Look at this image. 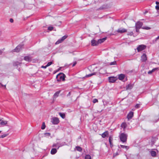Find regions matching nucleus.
I'll return each instance as SVG.
<instances>
[{"mask_svg":"<svg viewBox=\"0 0 159 159\" xmlns=\"http://www.w3.org/2000/svg\"><path fill=\"white\" fill-rule=\"evenodd\" d=\"M1 132H2V131L0 130V133H1Z\"/></svg>","mask_w":159,"mask_h":159,"instance_id":"obj_60","label":"nucleus"},{"mask_svg":"<svg viewBox=\"0 0 159 159\" xmlns=\"http://www.w3.org/2000/svg\"><path fill=\"white\" fill-rule=\"evenodd\" d=\"M134 107L136 109H138L140 107V104H137Z\"/></svg>","mask_w":159,"mask_h":159,"instance_id":"obj_37","label":"nucleus"},{"mask_svg":"<svg viewBox=\"0 0 159 159\" xmlns=\"http://www.w3.org/2000/svg\"><path fill=\"white\" fill-rule=\"evenodd\" d=\"M116 31L119 33H124L126 32L127 31V30L122 28H120L118 29Z\"/></svg>","mask_w":159,"mask_h":159,"instance_id":"obj_8","label":"nucleus"},{"mask_svg":"<svg viewBox=\"0 0 159 159\" xmlns=\"http://www.w3.org/2000/svg\"><path fill=\"white\" fill-rule=\"evenodd\" d=\"M143 25V23L140 21L137 22L135 24V28H140Z\"/></svg>","mask_w":159,"mask_h":159,"instance_id":"obj_6","label":"nucleus"},{"mask_svg":"<svg viewBox=\"0 0 159 159\" xmlns=\"http://www.w3.org/2000/svg\"><path fill=\"white\" fill-rule=\"evenodd\" d=\"M53 29V27L52 26H49L48 27V30H50L52 31Z\"/></svg>","mask_w":159,"mask_h":159,"instance_id":"obj_39","label":"nucleus"},{"mask_svg":"<svg viewBox=\"0 0 159 159\" xmlns=\"http://www.w3.org/2000/svg\"><path fill=\"white\" fill-rule=\"evenodd\" d=\"M58 114L60 115V112H58Z\"/></svg>","mask_w":159,"mask_h":159,"instance_id":"obj_62","label":"nucleus"},{"mask_svg":"<svg viewBox=\"0 0 159 159\" xmlns=\"http://www.w3.org/2000/svg\"><path fill=\"white\" fill-rule=\"evenodd\" d=\"M23 45V44H19L14 49L15 52H18L22 49Z\"/></svg>","mask_w":159,"mask_h":159,"instance_id":"obj_4","label":"nucleus"},{"mask_svg":"<svg viewBox=\"0 0 159 159\" xmlns=\"http://www.w3.org/2000/svg\"><path fill=\"white\" fill-rule=\"evenodd\" d=\"M134 116V112L132 111H130L128 114L127 118L128 120L131 119Z\"/></svg>","mask_w":159,"mask_h":159,"instance_id":"obj_5","label":"nucleus"},{"mask_svg":"<svg viewBox=\"0 0 159 159\" xmlns=\"http://www.w3.org/2000/svg\"><path fill=\"white\" fill-rule=\"evenodd\" d=\"M75 148L76 150L79 152H81L82 150V148L79 146H76Z\"/></svg>","mask_w":159,"mask_h":159,"instance_id":"obj_24","label":"nucleus"},{"mask_svg":"<svg viewBox=\"0 0 159 159\" xmlns=\"http://www.w3.org/2000/svg\"><path fill=\"white\" fill-rule=\"evenodd\" d=\"M1 120L0 119V121Z\"/></svg>","mask_w":159,"mask_h":159,"instance_id":"obj_63","label":"nucleus"},{"mask_svg":"<svg viewBox=\"0 0 159 159\" xmlns=\"http://www.w3.org/2000/svg\"><path fill=\"white\" fill-rule=\"evenodd\" d=\"M105 7L104 5H102V6L100 7L98 9V10H103L104 9Z\"/></svg>","mask_w":159,"mask_h":159,"instance_id":"obj_38","label":"nucleus"},{"mask_svg":"<svg viewBox=\"0 0 159 159\" xmlns=\"http://www.w3.org/2000/svg\"><path fill=\"white\" fill-rule=\"evenodd\" d=\"M10 21L11 23H13V21H14V20H13L11 18L10 19Z\"/></svg>","mask_w":159,"mask_h":159,"instance_id":"obj_54","label":"nucleus"},{"mask_svg":"<svg viewBox=\"0 0 159 159\" xmlns=\"http://www.w3.org/2000/svg\"><path fill=\"white\" fill-rule=\"evenodd\" d=\"M93 103H95L98 102V100L97 99L95 98L94 99L93 101Z\"/></svg>","mask_w":159,"mask_h":159,"instance_id":"obj_40","label":"nucleus"},{"mask_svg":"<svg viewBox=\"0 0 159 159\" xmlns=\"http://www.w3.org/2000/svg\"><path fill=\"white\" fill-rule=\"evenodd\" d=\"M151 154L152 157H155L156 155V152L154 151H152L151 152Z\"/></svg>","mask_w":159,"mask_h":159,"instance_id":"obj_23","label":"nucleus"},{"mask_svg":"<svg viewBox=\"0 0 159 159\" xmlns=\"http://www.w3.org/2000/svg\"><path fill=\"white\" fill-rule=\"evenodd\" d=\"M57 152V150L56 148H52L51 151V153L52 155H54Z\"/></svg>","mask_w":159,"mask_h":159,"instance_id":"obj_19","label":"nucleus"},{"mask_svg":"<svg viewBox=\"0 0 159 159\" xmlns=\"http://www.w3.org/2000/svg\"><path fill=\"white\" fill-rule=\"evenodd\" d=\"M141 60L142 62H145L147 60V55L145 53H143L141 57Z\"/></svg>","mask_w":159,"mask_h":159,"instance_id":"obj_12","label":"nucleus"},{"mask_svg":"<svg viewBox=\"0 0 159 159\" xmlns=\"http://www.w3.org/2000/svg\"><path fill=\"white\" fill-rule=\"evenodd\" d=\"M48 67V66H47V65H46L45 66H41V67L42 68H46L47 67Z\"/></svg>","mask_w":159,"mask_h":159,"instance_id":"obj_51","label":"nucleus"},{"mask_svg":"<svg viewBox=\"0 0 159 159\" xmlns=\"http://www.w3.org/2000/svg\"><path fill=\"white\" fill-rule=\"evenodd\" d=\"M7 121L2 120L0 122V124L1 125H5L7 124Z\"/></svg>","mask_w":159,"mask_h":159,"instance_id":"obj_26","label":"nucleus"},{"mask_svg":"<svg viewBox=\"0 0 159 159\" xmlns=\"http://www.w3.org/2000/svg\"><path fill=\"white\" fill-rule=\"evenodd\" d=\"M51 134L49 133H44V135L45 137H48L50 136Z\"/></svg>","mask_w":159,"mask_h":159,"instance_id":"obj_31","label":"nucleus"},{"mask_svg":"<svg viewBox=\"0 0 159 159\" xmlns=\"http://www.w3.org/2000/svg\"><path fill=\"white\" fill-rule=\"evenodd\" d=\"M119 155V154L118 152H116L115 153H114L113 155V157H116V156Z\"/></svg>","mask_w":159,"mask_h":159,"instance_id":"obj_45","label":"nucleus"},{"mask_svg":"<svg viewBox=\"0 0 159 159\" xmlns=\"http://www.w3.org/2000/svg\"><path fill=\"white\" fill-rule=\"evenodd\" d=\"M107 39V37H105L104 38H102L101 39H98V43L99 44L103 42H104Z\"/></svg>","mask_w":159,"mask_h":159,"instance_id":"obj_17","label":"nucleus"},{"mask_svg":"<svg viewBox=\"0 0 159 159\" xmlns=\"http://www.w3.org/2000/svg\"><path fill=\"white\" fill-rule=\"evenodd\" d=\"M156 4L157 5H159V2L158 1H156Z\"/></svg>","mask_w":159,"mask_h":159,"instance_id":"obj_57","label":"nucleus"},{"mask_svg":"<svg viewBox=\"0 0 159 159\" xmlns=\"http://www.w3.org/2000/svg\"><path fill=\"white\" fill-rule=\"evenodd\" d=\"M60 43V39H58V40L56 42L55 44H57Z\"/></svg>","mask_w":159,"mask_h":159,"instance_id":"obj_50","label":"nucleus"},{"mask_svg":"<svg viewBox=\"0 0 159 159\" xmlns=\"http://www.w3.org/2000/svg\"><path fill=\"white\" fill-rule=\"evenodd\" d=\"M142 28L143 29L146 30H149L151 29V28L148 26H143Z\"/></svg>","mask_w":159,"mask_h":159,"instance_id":"obj_34","label":"nucleus"},{"mask_svg":"<svg viewBox=\"0 0 159 159\" xmlns=\"http://www.w3.org/2000/svg\"><path fill=\"white\" fill-rule=\"evenodd\" d=\"M56 72V71H55V72H54V74H55V73Z\"/></svg>","mask_w":159,"mask_h":159,"instance_id":"obj_61","label":"nucleus"},{"mask_svg":"<svg viewBox=\"0 0 159 159\" xmlns=\"http://www.w3.org/2000/svg\"><path fill=\"white\" fill-rule=\"evenodd\" d=\"M52 64V61H50L48 62L47 64V66H48L51 65Z\"/></svg>","mask_w":159,"mask_h":159,"instance_id":"obj_42","label":"nucleus"},{"mask_svg":"<svg viewBox=\"0 0 159 159\" xmlns=\"http://www.w3.org/2000/svg\"><path fill=\"white\" fill-rule=\"evenodd\" d=\"M85 159H92L91 158V156L89 155H86L85 157Z\"/></svg>","mask_w":159,"mask_h":159,"instance_id":"obj_30","label":"nucleus"},{"mask_svg":"<svg viewBox=\"0 0 159 159\" xmlns=\"http://www.w3.org/2000/svg\"><path fill=\"white\" fill-rule=\"evenodd\" d=\"M91 44L92 46H95L98 45L99 44L98 41L93 39L91 41Z\"/></svg>","mask_w":159,"mask_h":159,"instance_id":"obj_7","label":"nucleus"},{"mask_svg":"<svg viewBox=\"0 0 159 159\" xmlns=\"http://www.w3.org/2000/svg\"><path fill=\"white\" fill-rule=\"evenodd\" d=\"M125 74H121L118 75V79L120 80H123L125 78Z\"/></svg>","mask_w":159,"mask_h":159,"instance_id":"obj_14","label":"nucleus"},{"mask_svg":"<svg viewBox=\"0 0 159 159\" xmlns=\"http://www.w3.org/2000/svg\"><path fill=\"white\" fill-rule=\"evenodd\" d=\"M21 64V63L18 61H15L13 62V64L14 66H17L19 65H20Z\"/></svg>","mask_w":159,"mask_h":159,"instance_id":"obj_20","label":"nucleus"},{"mask_svg":"<svg viewBox=\"0 0 159 159\" xmlns=\"http://www.w3.org/2000/svg\"><path fill=\"white\" fill-rule=\"evenodd\" d=\"M127 126V124L125 122L122 123L121 125V127L123 128L124 129H125L126 128Z\"/></svg>","mask_w":159,"mask_h":159,"instance_id":"obj_21","label":"nucleus"},{"mask_svg":"<svg viewBox=\"0 0 159 159\" xmlns=\"http://www.w3.org/2000/svg\"><path fill=\"white\" fill-rule=\"evenodd\" d=\"M77 62L76 61H75L73 62V64L72 65V66L74 67L75 66Z\"/></svg>","mask_w":159,"mask_h":159,"instance_id":"obj_49","label":"nucleus"},{"mask_svg":"<svg viewBox=\"0 0 159 159\" xmlns=\"http://www.w3.org/2000/svg\"><path fill=\"white\" fill-rule=\"evenodd\" d=\"M60 93V91L56 92L54 94L53 96L54 98H56L57 97Z\"/></svg>","mask_w":159,"mask_h":159,"instance_id":"obj_25","label":"nucleus"},{"mask_svg":"<svg viewBox=\"0 0 159 159\" xmlns=\"http://www.w3.org/2000/svg\"><path fill=\"white\" fill-rule=\"evenodd\" d=\"M4 87L5 88H6L5 85H3L1 83H0V87Z\"/></svg>","mask_w":159,"mask_h":159,"instance_id":"obj_44","label":"nucleus"},{"mask_svg":"<svg viewBox=\"0 0 159 159\" xmlns=\"http://www.w3.org/2000/svg\"><path fill=\"white\" fill-rule=\"evenodd\" d=\"M136 29V31L137 32H139V29L140 28H135Z\"/></svg>","mask_w":159,"mask_h":159,"instance_id":"obj_53","label":"nucleus"},{"mask_svg":"<svg viewBox=\"0 0 159 159\" xmlns=\"http://www.w3.org/2000/svg\"><path fill=\"white\" fill-rule=\"evenodd\" d=\"M152 71L151 70H149L148 72V74H152Z\"/></svg>","mask_w":159,"mask_h":159,"instance_id":"obj_56","label":"nucleus"},{"mask_svg":"<svg viewBox=\"0 0 159 159\" xmlns=\"http://www.w3.org/2000/svg\"><path fill=\"white\" fill-rule=\"evenodd\" d=\"M127 137V134L124 133H121L119 135L120 141L123 143L126 142Z\"/></svg>","mask_w":159,"mask_h":159,"instance_id":"obj_1","label":"nucleus"},{"mask_svg":"<svg viewBox=\"0 0 159 159\" xmlns=\"http://www.w3.org/2000/svg\"><path fill=\"white\" fill-rule=\"evenodd\" d=\"M113 140L112 136V135H110L109 138V142L110 143V147L111 148H112L113 146V145L112 143Z\"/></svg>","mask_w":159,"mask_h":159,"instance_id":"obj_11","label":"nucleus"},{"mask_svg":"<svg viewBox=\"0 0 159 159\" xmlns=\"http://www.w3.org/2000/svg\"><path fill=\"white\" fill-rule=\"evenodd\" d=\"M60 76V73H59L56 76V78L57 79V80L58 81H60V80H59V79H57V77Z\"/></svg>","mask_w":159,"mask_h":159,"instance_id":"obj_48","label":"nucleus"},{"mask_svg":"<svg viewBox=\"0 0 159 159\" xmlns=\"http://www.w3.org/2000/svg\"><path fill=\"white\" fill-rule=\"evenodd\" d=\"M66 76L65 74L62 72H60V81H64Z\"/></svg>","mask_w":159,"mask_h":159,"instance_id":"obj_9","label":"nucleus"},{"mask_svg":"<svg viewBox=\"0 0 159 159\" xmlns=\"http://www.w3.org/2000/svg\"><path fill=\"white\" fill-rule=\"evenodd\" d=\"M57 70H58L57 71L59 70H60V68H58Z\"/></svg>","mask_w":159,"mask_h":159,"instance_id":"obj_58","label":"nucleus"},{"mask_svg":"<svg viewBox=\"0 0 159 159\" xmlns=\"http://www.w3.org/2000/svg\"><path fill=\"white\" fill-rule=\"evenodd\" d=\"M60 117H61L62 119H65L66 117L65 114L64 113L60 112Z\"/></svg>","mask_w":159,"mask_h":159,"instance_id":"obj_28","label":"nucleus"},{"mask_svg":"<svg viewBox=\"0 0 159 159\" xmlns=\"http://www.w3.org/2000/svg\"><path fill=\"white\" fill-rule=\"evenodd\" d=\"M146 48V46L144 44L139 45L137 47V49L138 52L144 50Z\"/></svg>","mask_w":159,"mask_h":159,"instance_id":"obj_2","label":"nucleus"},{"mask_svg":"<svg viewBox=\"0 0 159 159\" xmlns=\"http://www.w3.org/2000/svg\"><path fill=\"white\" fill-rule=\"evenodd\" d=\"M158 39H159V36L155 39L154 40V41L155 42H156L157 40Z\"/></svg>","mask_w":159,"mask_h":159,"instance_id":"obj_52","label":"nucleus"},{"mask_svg":"<svg viewBox=\"0 0 159 159\" xmlns=\"http://www.w3.org/2000/svg\"><path fill=\"white\" fill-rule=\"evenodd\" d=\"M5 48H3L2 50H0V55H2V52L5 50Z\"/></svg>","mask_w":159,"mask_h":159,"instance_id":"obj_47","label":"nucleus"},{"mask_svg":"<svg viewBox=\"0 0 159 159\" xmlns=\"http://www.w3.org/2000/svg\"><path fill=\"white\" fill-rule=\"evenodd\" d=\"M155 8L158 11H159V5H157L155 7Z\"/></svg>","mask_w":159,"mask_h":159,"instance_id":"obj_43","label":"nucleus"},{"mask_svg":"<svg viewBox=\"0 0 159 159\" xmlns=\"http://www.w3.org/2000/svg\"><path fill=\"white\" fill-rule=\"evenodd\" d=\"M52 147H56V148H57V149H58V148H59L60 147V146L58 144V143H57V144H54L52 146Z\"/></svg>","mask_w":159,"mask_h":159,"instance_id":"obj_32","label":"nucleus"},{"mask_svg":"<svg viewBox=\"0 0 159 159\" xmlns=\"http://www.w3.org/2000/svg\"><path fill=\"white\" fill-rule=\"evenodd\" d=\"M68 37L67 35H65L63 36L62 37L61 39H60V43L63 41L65 39Z\"/></svg>","mask_w":159,"mask_h":159,"instance_id":"obj_22","label":"nucleus"},{"mask_svg":"<svg viewBox=\"0 0 159 159\" xmlns=\"http://www.w3.org/2000/svg\"><path fill=\"white\" fill-rule=\"evenodd\" d=\"M24 59L26 61L30 62L32 60V58L30 56H26L24 57Z\"/></svg>","mask_w":159,"mask_h":159,"instance_id":"obj_15","label":"nucleus"},{"mask_svg":"<svg viewBox=\"0 0 159 159\" xmlns=\"http://www.w3.org/2000/svg\"><path fill=\"white\" fill-rule=\"evenodd\" d=\"M134 85L131 84H128L126 86V90H130L132 89Z\"/></svg>","mask_w":159,"mask_h":159,"instance_id":"obj_13","label":"nucleus"},{"mask_svg":"<svg viewBox=\"0 0 159 159\" xmlns=\"http://www.w3.org/2000/svg\"><path fill=\"white\" fill-rule=\"evenodd\" d=\"M9 135L8 133L5 134L0 136V138H3Z\"/></svg>","mask_w":159,"mask_h":159,"instance_id":"obj_27","label":"nucleus"},{"mask_svg":"<svg viewBox=\"0 0 159 159\" xmlns=\"http://www.w3.org/2000/svg\"><path fill=\"white\" fill-rule=\"evenodd\" d=\"M157 139L158 138L156 137H152V138L151 140V144L152 145V146L153 145H154V144L155 143L156 141H157Z\"/></svg>","mask_w":159,"mask_h":159,"instance_id":"obj_16","label":"nucleus"},{"mask_svg":"<svg viewBox=\"0 0 159 159\" xmlns=\"http://www.w3.org/2000/svg\"><path fill=\"white\" fill-rule=\"evenodd\" d=\"M70 94H71V92H69L68 93L67 95V97L69 96L70 95Z\"/></svg>","mask_w":159,"mask_h":159,"instance_id":"obj_55","label":"nucleus"},{"mask_svg":"<svg viewBox=\"0 0 159 159\" xmlns=\"http://www.w3.org/2000/svg\"><path fill=\"white\" fill-rule=\"evenodd\" d=\"M133 32H130L127 34V35H130V36H132L133 35Z\"/></svg>","mask_w":159,"mask_h":159,"instance_id":"obj_41","label":"nucleus"},{"mask_svg":"<svg viewBox=\"0 0 159 159\" xmlns=\"http://www.w3.org/2000/svg\"><path fill=\"white\" fill-rule=\"evenodd\" d=\"M109 134L108 131H107L103 133L101 135L102 138H104L108 136Z\"/></svg>","mask_w":159,"mask_h":159,"instance_id":"obj_18","label":"nucleus"},{"mask_svg":"<svg viewBox=\"0 0 159 159\" xmlns=\"http://www.w3.org/2000/svg\"><path fill=\"white\" fill-rule=\"evenodd\" d=\"M120 147L121 148H125L126 149V150H128L129 148V147H128V146L123 145H120Z\"/></svg>","mask_w":159,"mask_h":159,"instance_id":"obj_29","label":"nucleus"},{"mask_svg":"<svg viewBox=\"0 0 159 159\" xmlns=\"http://www.w3.org/2000/svg\"><path fill=\"white\" fill-rule=\"evenodd\" d=\"M46 127V126L45 125V124L44 122H43L42 124V125L41 127V128L42 129H45Z\"/></svg>","mask_w":159,"mask_h":159,"instance_id":"obj_33","label":"nucleus"},{"mask_svg":"<svg viewBox=\"0 0 159 159\" xmlns=\"http://www.w3.org/2000/svg\"><path fill=\"white\" fill-rule=\"evenodd\" d=\"M96 74V73H95V72H94L93 73H91V74H88V75H86V77H90L93 75H95Z\"/></svg>","mask_w":159,"mask_h":159,"instance_id":"obj_36","label":"nucleus"},{"mask_svg":"<svg viewBox=\"0 0 159 159\" xmlns=\"http://www.w3.org/2000/svg\"><path fill=\"white\" fill-rule=\"evenodd\" d=\"M116 64V61L111 62L109 63V65H115Z\"/></svg>","mask_w":159,"mask_h":159,"instance_id":"obj_35","label":"nucleus"},{"mask_svg":"<svg viewBox=\"0 0 159 159\" xmlns=\"http://www.w3.org/2000/svg\"><path fill=\"white\" fill-rule=\"evenodd\" d=\"M59 118L56 117L52 118L51 120V122L52 124L54 125L57 124L59 123Z\"/></svg>","mask_w":159,"mask_h":159,"instance_id":"obj_3","label":"nucleus"},{"mask_svg":"<svg viewBox=\"0 0 159 159\" xmlns=\"http://www.w3.org/2000/svg\"><path fill=\"white\" fill-rule=\"evenodd\" d=\"M60 70H61V67H60Z\"/></svg>","mask_w":159,"mask_h":159,"instance_id":"obj_59","label":"nucleus"},{"mask_svg":"<svg viewBox=\"0 0 159 159\" xmlns=\"http://www.w3.org/2000/svg\"><path fill=\"white\" fill-rule=\"evenodd\" d=\"M158 69V68H154L153 69L151 70L152 71V72H154L156 70H157Z\"/></svg>","mask_w":159,"mask_h":159,"instance_id":"obj_46","label":"nucleus"},{"mask_svg":"<svg viewBox=\"0 0 159 159\" xmlns=\"http://www.w3.org/2000/svg\"><path fill=\"white\" fill-rule=\"evenodd\" d=\"M117 79L116 77H108L109 81L110 83H114L116 80Z\"/></svg>","mask_w":159,"mask_h":159,"instance_id":"obj_10","label":"nucleus"}]
</instances>
